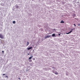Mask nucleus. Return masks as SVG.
Masks as SVG:
<instances>
[{"instance_id": "7ed1b4c3", "label": "nucleus", "mask_w": 80, "mask_h": 80, "mask_svg": "<svg viewBox=\"0 0 80 80\" xmlns=\"http://www.w3.org/2000/svg\"><path fill=\"white\" fill-rule=\"evenodd\" d=\"M72 32V30H71L68 33H66V34H69L70 33H71V32Z\"/></svg>"}, {"instance_id": "1a4fd4ad", "label": "nucleus", "mask_w": 80, "mask_h": 80, "mask_svg": "<svg viewBox=\"0 0 80 80\" xmlns=\"http://www.w3.org/2000/svg\"><path fill=\"white\" fill-rule=\"evenodd\" d=\"M32 61V60L31 59H30L29 60V62H31Z\"/></svg>"}, {"instance_id": "f3484780", "label": "nucleus", "mask_w": 80, "mask_h": 80, "mask_svg": "<svg viewBox=\"0 0 80 80\" xmlns=\"http://www.w3.org/2000/svg\"><path fill=\"white\" fill-rule=\"evenodd\" d=\"M74 26L75 27L76 26V25H75V24H74Z\"/></svg>"}, {"instance_id": "6ab92c4d", "label": "nucleus", "mask_w": 80, "mask_h": 80, "mask_svg": "<svg viewBox=\"0 0 80 80\" xmlns=\"http://www.w3.org/2000/svg\"><path fill=\"white\" fill-rule=\"evenodd\" d=\"M58 35H59V36H60V34H58Z\"/></svg>"}, {"instance_id": "20e7f679", "label": "nucleus", "mask_w": 80, "mask_h": 80, "mask_svg": "<svg viewBox=\"0 0 80 80\" xmlns=\"http://www.w3.org/2000/svg\"><path fill=\"white\" fill-rule=\"evenodd\" d=\"M1 43H3L4 42V40H1Z\"/></svg>"}, {"instance_id": "5701e85b", "label": "nucleus", "mask_w": 80, "mask_h": 80, "mask_svg": "<svg viewBox=\"0 0 80 80\" xmlns=\"http://www.w3.org/2000/svg\"><path fill=\"white\" fill-rule=\"evenodd\" d=\"M74 16H75V15H76L75 14H74Z\"/></svg>"}, {"instance_id": "b1692460", "label": "nucleus", "mask_w": 80, "mask_h": 80, "mask_svg": "<svg viewBox=\"0 0 80 80\" xmlns=\"http://www.w3.org/2000/svg\"><path fill=\"white\" fill-rule=\"evenodd\" d=\"M28 55H30V54H29V53H28Z\"/></svg>"}, {"instance_id": "4468645a", "label": "nucleus", "mask_w": 80, "mask_h": 80, "mask_svg": "<svg viewBox=\"0 0 80 80\" xmlns=\"http://www.w3.org/2000/svg\"><path fill=\"white\" fill-rule=\"evenodd\" d=\"M16 8H18V6H16Z\"/></svg>"}, {"instance_id": "a211bd4d", "label": "nucleus", "mask_w": 80, "mask_h": 80, "mask_svg": "<svg viewBox=\"0 0 80 80\" xmlns=\"http://www.w3.org/2000/svg\"><path fill=\"white\" fill-rule=\"evenodd\" d=\"M71 29V30H73V29Z\"/></svg>"}, {"instance_id": "f8f14e48", "label": "nucleus", "mask_w": 80, "mask_h": 80, "mask_svg": "<svg viewBox=\"0 0 80 80\" xmlns=\"http://www.w3.org/2000/svg\"><path fill=\"white\" fill-rule=\"evenodd\" d=\"M61 23H64V22L62 20V21L61 22Z\"/></svg>"}, {"instance_id": "f03ea898", "label": "nucleus", "mask_w": 80, "mask_h": 80, "mask_svg": "<svg viewBox=\"0 0 80 80\" xmlns=\"http://www.w3.org/2000/svg\"><path fill=\"white\" fill-rule=\"evenodd\" d=\"M0 38H2V39H3V36L2 35V34H0Z\"/></svg>"}, {"instance_id": "aec40b11", "label": "nucleus", "mask_w": 80, "mask_h": 80, "mask_svg": "<svg viewBox=\"0 0 80 80\" xmlns=\"http://www.w3.org/2000/svg\"><path fill=\"white\" fill-rule=\"evenodd\" d=\"M4 52V51H2V52H3V53Z\"/></svg>"}, {"instance_id": "9b49d317", "label": "nucleus", "mask_w": 80, "mask_h": 80, "mask_svg": "<svg viewBox=\"0 0 80 80\" xmlns=\"http://www.w3.org/2000/svg\"><path fill=\"white\" fill-rule=\"evenodd\" d=\"M13 23L14 24H15V23H16V22H15V21H13Z\"/></svg>"}, {"instance_id": "412c9836", "label": "nucleus", "mask_w": 80, "mask_h": 80, "mask_svg": "<svg viewBox=\"0 0 80 80\" xmlns=\"http://www.w3.org/2000/svg\"><path fill=\"white\" fill-rule=\"evenodd\" d=\"M5 75V74H3V76Z\"/></svg>"}, {"instance_id": "9d476101", "label": "nucleus", "mask_w": 80, "mask_h": 80, "mask_svg": "<svg viewBox=\"0 0 80 80\" xmlns=\"http://www.w3.org/2000/svg\"><path fill=\"white\" fill-rule=\"evenodd\" d=\"M27 46H28V44H29V42H27Z\"/></svg>"}, {"instance_id": "f257e3e1", "label": "nucleus", "mask_w": 80, "mask_h": 80, "mask_svg": "<svg viewBox=\"0 0 80 80\" xmlns=\"http://www.w3.org/2000/svg\"><path fill=\"white\" fill-rule=\"evenodd\" d=\"M51 37V35H48V36H47L45 38V39L46 38H50Z\"/></svg>"}, {"instance_id": "4be33fe9", "label": "nucleus", "mask_w": 80, "mask_h": 80, "mask_svg": "<svg viewBox=\"0 0 80 80\" xmlns=\"http://www.w3.org/2000/svg\"><path fill=\"white\" fill-rule=\"evenodd\" d=\"M18 79H19L20 80V79H20V78H18Z\"/></svg>"}, {"instance_id": "423d86ee", "label": "nucleus", "mask_w": 80, "mask_h": 80, "mask_svg": "<svg viewBox=\"0 0 80 80\" xmlns=\"http://www.w3.org/2000/svg\"><path fill=\"white\" fill-rule=\"evenodd\" d=\"M31 57H30L29 58V60H30V59H32V58L33 57V56H31Z\"/></svg>"}, {"instance_id": "39448f33", "label": "nucleus", "mask_w": 80, "mask_h": 80, "mask_svg": "<svg viewBox=\"0 0 80 80\" xmlns=\"http://www.w3.org/2000/svg\"><path fill=\"white\" fill-rule=\"evenodd\" d=\"M32 47H30L28 48V50H30V49H32Z\"/></svg>"}, {"instance_id": "ddd939ff", "label": "nucleus", "mask_w": 80, "mask_h": 80, "mask_svg": "<svg viewBox=\"0 0 80 80\" xmlns=\"http://www.w3.org/2000/svg\"><path fill=\"white\" fill-rule=\"evenodd\" d=\"M32 60H35V58H33L32 59Z\"/></svg>"}, {"instance_id": "2eb2a0df", "label": "nucleus", "mask_w": 80, "mask_h": 80, "mask_svg": "<svg viewBox=\"0 0 80 80\" xmlns=\"http://www.w3.org/2000/svg\"><path fill=\"white\" fill-rule=\"evenodd\" d=\"M78 26H80V24H78Z\"/></svg>"}, {"instance_id": "6e6552de", "label": "nucleus", "mask_w": 80, "mask_h": 80, "mask_svg": "<svg viewBox=\"0 0 80 80\" xmlns=\"http://www.w3.org/2000/svg\"><path fill=\"white\" fill-rule=\"evenodd\" d=\"M52 37H54L55 36V34H53L52 35Z\"/></svg>"}, {"instance_id": "dca6fc26", "label": "nucleus", "mask_w": 80, "mask_h": 80, "mask_svg": "<svg viewBox=\"0 0 80 80\" xmlns=\"http://www.w3.org/2000/svg\"><path fill=\"white\" fill-rule=\"evenodd\" d=\"M6 78H8V76H6Z\"/></svg>"}, {"instance_id": "0eeeda50", "label": "nucleus", "mask_w": 80, "mask_h": 80, "mask_svg": "<svg viewBox=\"0 0 80 80\" xmlns=\"http://www.w3.org/2000/svg\"><path fill=\"white\" fill-rule=\"evenodd\" d=\"M55 75H58V73L57 72H56L55 73Z\"/></svg>"}]
</instances>
